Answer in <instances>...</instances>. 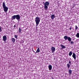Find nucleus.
Returning a JSON list of instances; mask_svg holds the SVG:
<instances>
[{
	"instance_id": "nucleus-19",
	"label": "nucleus",
	"mask_w": 79,
	"mask_h": 79,
	"mask_svg": "<svg viewBox=\"0 0 79 79\" xmlns=\"http://www.w3.org/2000/svg\"><path fill=\"white\" fill-rule=\"evenodd\" d=\"M22 30L20 28H19V33H21V32Z\"/></svg>"
},
{
	"instance_id": "nucleus-22",
	"label": "nucleus",
	"mask_w": 79,
	"mask_h": 79,
	"mask_svg": "<svg viewBox=\"0 0 79 79\" xmlns=\"http://www.w3.org/2000/svg\"><path fill=\"white\" fill-rule=\"evenodd\" d=\"M78 28V27H77V26H75V30H77V28Z\"/></svg>"
},
{
	"instance_id": "nucleus-5",
	"label": "nucleus",
	"mask_w": 79,
	"mask_h": 79,
	"mask_svg": "<svg viewBox=\"0 0 79 79\" xmlns=\"http://www.w3.org/2000/svg\"><path fill=\"white\" fill-rule=\"evenodd\" d=\"M51 52L52 53H53L55 52V48L53 47H52L51 48Z\"/></svg>"
},
{
	"instance_id": "nucleus-23",
	"label": "nucleus",
	"mask_w": 79,
	"mask_h": 79,
	"mask_svg": "<svg viewBox=\"0 0 79 79\" xmlns=\"http://www.w3.org/2000/svg\"><path fill=\"white\" fill-rule=\"evenodd\" d=\"M2 28L0 27V32H2Z\"/></svg>"
},
{
	"instance_id": "nucleus-8",
	"label": "nucleus",
	"mask_w": 79,
	"mask_h": 79,
	"mask_svg": "<svg viewBox=\"0 0 79 79\" xmlns=\"http://www.w3.org/2000/svg\"><path fill=\"white\" fill-rule=\"evenodd\" d=\"M48 69L49 70H51L52 69V66L51 65H50L48 66Z\"/></svg>"
},
{
	"instance_id": "nucleus-18",
	"label": "nucleus",
	"mask_w": 79,
	"mask_h": 79,
	"mask_svg": "<svg viewBox=\"0 0 79 79\" xmlns=\"http://www.w3.org/2000/svg\"><path fill=\"white\" fill-rule=\"evenodd\" d=\"M39 52H40V49H39V48H38L36 52V53H39Z\"/></svg>"
},
{
	"instance_id": "nucleus-25",
	"label": "nucleus",
	"mask_w": 79,
	"mask_h": 79,
	"mask_svg": "<svg viewBox=\"0 0 79 79\" xmlns=\"http://www.w3.org/2000/svg\"><path fill=\"white\" fill-rule=\"evenodd\" d=\"M16 27V25H15L14 26V28H15V27Z\"/></svg>"
},
{
	"instance_id": "nucleus-9",
	"label": "nucleus",
	"mask_w": 79,
	"mask_h": 79,
	"mask_svg": "<svg viewBox=\"0 0 79 79\" xmlns=\"http://www.w3.org/2000/svg\"><path fill=\"white\" fill-rule=\"evenodd\" d=\"M60 46H61V47L62 48V49H61V50L62 49H63V48L64 49V48H66L65 46L63 45L62 44H61Z\"/></svg>"
},
{
	"instance_id": "nucleus-4",
	"label": "nucleus",
	"mask_w": 79,
	"mask_h": 79,
	"mask_svg": "<svg viewBox=\"0 0 79 79\" xmlns=\"http://www.w3.org/2000/svg\"><path fill=\"white\" fill-rule=\"evenodd\" d=\"M49 2H45V3L44 4V9L45 10H47L48 9V6L49 5Z\"/></svg>"
},
{
	"instance_id": "nucleus-2",
	"label": "nucleus",
	"mask_w": 79,
	"mask_h": 79,
	"mask_svg": "<svg viewBox=\"0 0 79 79\" xmlns=\"http://www.w3.org/2000/svg\"><path fill=\"white\" fill-rule=\"evenodd\" d=\"M20 18L21 17L19 15H14L12 16V19L13 20L16 19L17 20H19Z\"/></svg>"
},
{
	"instance_id": "nucleus-15",
	"label": "nucleus",
	"mask_w": 79,
	"mask_h": 79,
	"mask_svg": "<svg viewBox=\"0 0 79 79\" xmlns=\"http://www.w3.org/2000/svg\"><path fill=\"white\" fill-rule=\"evenodd\" d=\"M11 40H12V42H13V43H15V39L14 38H12L11 39Z\"/></svg>"
},
{
	"instance_id": "nucleus-27",
	"label": "nucleus",
	"mask_w": 79,
	"mask_h": 79,
	"mask_svg": "<svg viewBox=\"0 0 79 79\" xmlns=\"http://www.w3.org/2000/svg\"><path fill=\"white\" fill-rule=\"evenodd\" d=\"M37 27H36V29H37Z\"/></svg>"
},
{
	"instance_id": "nucleus-26",
	"label": "nucleus",
	"mask_w": 79,
	"mask_h": 79,
	"mask_svg": "<svg viewBox=\"0 0 79 79\" xmlns=\"http://www.w3.org/2000/svg\"><path fill=\"white\" fill-rule=\"evenodd\" d=\"M69 29L70 30H71V29H72V28L71 27H70L69 28Z\"/></svg>"
},
{
	"instance_id": "nucleus-14",
	"label": "nucleus",
	"mask_w": 79,
	"mask_h": 79,
	"mask_svg": "<svg viewBox=\"0 0 79 79\" xmlns=\"http://www.w3.org/2000/svg\"><path fill=\"white\" fill-rule=\"evenodd\" d=\"M55 18V15H52L51 16V19H54Z\"/></svg>"
},
{
	"instance_id": "nucleus-28",
	"label": "nucleus",
	"mask_w": 79,
	"mask_h": 79,
	"mask_svg": "<svg viewBox=\"0 0 79 79\" xmlns=\"http://www.w3.org/2000/svg\"><path fill=\"white\" fill-rule=\"evenodd\" d=\"M78 57H77V58Z\"/></svg>"
},
{
	"instance_id": "nucleus-3",
	"label": "nucleus",
	"mask_w": 79,
	"mask_h": 79,
	"mask_svg": "<svg viewBox=\"0 0 79 79\" xmlns=\"http://www.w3.org/2000/svg\"><path fill=\"white\" fill-rule=\"evenodd\" d=\"M40 20L39 17H37L35 18V21L36 23V26H38V25L39 24V23H40Z\"/></svg>"
},
{
	"instance_id": "nucleus-20",
	"label": "nucleus",
	"mask_w": 79,
	"mask_h": 79,
	"mask_svg": "<svg viewBox=\"0 0 79 79\" xmlns=\"http://www.w3.org/2000/svg\"><path fill=\"white\" fill-rule=\"evenodd\" d=\"M70 44H74V42L73 41H70Z\"/></svg>"
},
{
	"instance_id": "nucleus-13",
	"label": "nucleus",
	"mask_w": 79,
	"mask_h": 79,
	"mask_svg": "<svg viewBox=\"0 0 79 79\" xmlns=\"http://www.w3.org/2000/svg\"><path fill=\"white\" fill-rule=\"evenodd\" d=\"M70 64H69L68 63L67 64V67L68 68V69H69L70 68Z\"/></svg>"
},
{
	"instance_id": "nucleus-24",
	"label": "nucleus",
	"mask_w": 79,
	"mask_h": 79,
	"mask_svg": "<svg viewBox=\"0 0 79 79\" xmlns=\"http://www.w3.org/2000/svg\"><path fill=\"white\" fill-rule=\"evenodd\" d=\"M69 64H71V61H70V60H69Z\"/></svg>"
},
{
	"instance_id": "nucleus-1",
	"label": "nucleus",
	"mask_w": 79,
	"mask_h": 79,
	"mask_svg": "<svg viewBox=\"0 0 79 79\" xmlns=\"http://www.w3.org/2000/svg\"><path fill=\"white\" fill-rule=\"evenodd\" d=\"M2 6L4 12L5 13H7V11H8V7L6 6V5H5V2H4L2 3Z\"/></svg>"
},
{
	"instance_id": "nucleus-16",
	"label": "nucleus",
	"mask_w": 79,
	"mask_h": 79,
	"mask_svg": "<svg viewBox=\"0 0 79 79\" xmlns=\"http://www.w3.org/2000/svg\"><path fill=\"white\" fill-rule=\"evenodd\" d=\"M72 54L73 52H72V51H70L69 53V56H71V55H72Z\"/></svg>"
},
{
	"instance_id": "nucleus-21",
	"label": "nucleus",
	"mask_w": 79,
	"mask_h": 79,
	"mask_svg": "<svg viewBox=\"0 0 79 79\" xmlns=\"http://www.w3.org/2000/svg\"><path fill=\"white\" fill-rule=\"evenodd\" d=\"M14 37H15V38H16V39H17V38H18V36H17V35H14Z\"/></svg>"
},
{
	"instance_id": "nucleus-12",
	"label": "nucleus",
	"mask_w": 79,
	"mask_h": 79,
	"mask_svg": "<svg viewBox=\"0 0 79 79\" xmlns=\"http://www.w3.org/2000/svg\"><path fill=\"white\" fill-rule=\"evenodd\" d=\"M67 39L69 42H70L71 41V38L70 37H68Z\"/></svg>"
},
{
	"instance_id": "nucleus-11",
	"label": "nucleus",
	"mask_w": 79,
	"mask_h": 79,
	"mask_svg": "<svg viewBox=\"0 0 79 79\" xmlns=\"http://www.w3.org/2000/svg\"><path fill=\"white\" fill-rule=\"evenodd\" d=\"M68 37L67 36H65L64 37V39H65V40H67V39H68Z\"/></svg>"
},
{
	"instance_id": "nucleus-10",
	"label": "nucleus",
	"mask_w": 79,
	"mask_h": 79,
	"mask_svg": "<svg viewBox=\"0 0 79 79\" xmlns=\"http://www.w3.org/2000/svg\"><path fill=\"white\" fill-rule=\"evenodd\" d=\"M69 75L71 76V74H72V70H71L69 69Z\"/></svg>"
},
{
	"instance_id": "nucleus-7",
	"label": "nucleus",
	"mask_w": 79,
	"mask_h": 79,
	"mask_svg": "<svg viewBox=\"0 0 79 79\" xmlns=\"http://www.w3.org/2000/svg\"><path fill=\"white\" fill-rule=\"evenodd\" d=\"M7 39V38L6 37V36H4L3 37V41H6V40Z\"/></svg>"
},
{
	"instance_id": "nucleus-6",
	"label": "nucleus",
	"mask_w": 79,
	"mask_h": 79,
	"mask_svg": "<svg viewBox=\"0 0 79 79\" xmlns=\"http://www.w3.org/2000/svg\"><path fill=\"white\" fill-rule=\"evenodd\" d=\"M72 57H73L75 60H76V54L74 52H73V53L72 55Z\"/></svg>"
},
{
	"instance_id": "nucleus-17",
	"label": "nucleus",
	"mask_w": 79,
	"mask_h": 79,
	"mask_svg": "<svg viewBox=\"0 0 79 79\" xmlns=\"http://www.w3.org/2000/svg\"><path fill=\"white\" fill-rule=\"evenodd\" d=\"M76 36L77 38H79V33H77Z\"/></svg>"
}]
</instances>
